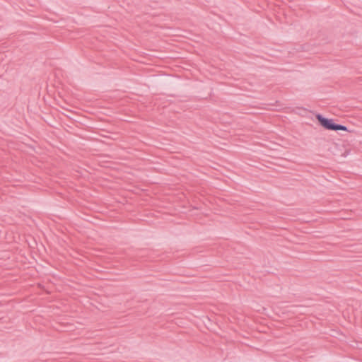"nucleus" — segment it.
<instances>
[{"mask_svg":"<svg viewBox=\"0 0 362 362\" xmlns=\"http://www.w3.org/2000/svg\"><path fill=\"white\" fill-rule=\"evenodd\" d=\"M315 117L320 124L325 129L333 131H347V127L346 126L334 123L332 119L325 118L320 114H317Z\"/></svg>","mask_w":362,"mask_h":362,"instance_id":"f257e3e1","label":"nucleus"},{"mask_svg":"<svg viewBox=\"0 0 362 362\" xmlns=\"http://www.w3.org/2000/svg\"><path fill=\"white\" fill-rule=\"evenodd\" d=\"M344 148V145L332 143L329 148V151L334 156H344L346 153V150L343 152Z\"/></svg>","mask_w":362,"mask_h":362,"instance_id":"f03ea898","label":"nucleus"}]
</instances>
